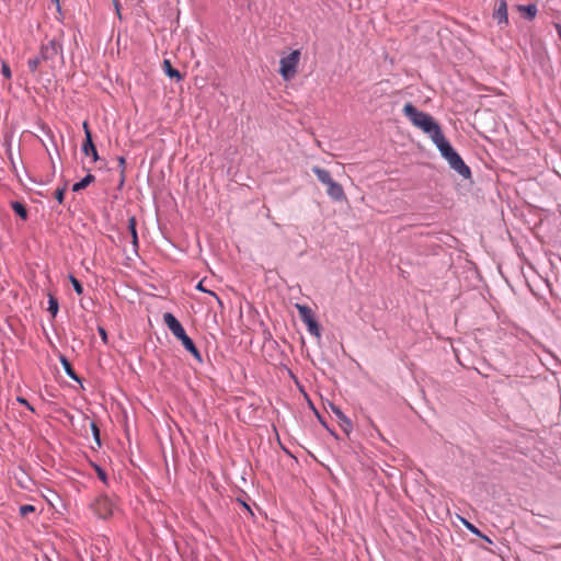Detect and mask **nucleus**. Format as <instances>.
<instances>
[{"label": "nucleus", "mask_w": 561, "mask_h": 561, "mask_svg": "<svg viewBox=\"0 0 561 561\" xmlns=\"http://www.w3.org/2000/svg\"><path fill=\"white\" fill-rule=\"evenodd\" d=\"M47 311L51 313L53 317H55L58 312V301L53 295H48V308Z\"/></svg>", "instance_id": "nucleus-17"}, {"label": "nucleus", "mask_w": 561, "mask_h": 561, "mask_svg": "<svg viewBox=\"0 0 561 561\" xmlns=\"http://www.w3.org/2000/svg\"><path fill=\"white\" fill-rule=\"evenodd\" d=\"M56 3H58L59 0H54Z\"/></svg>", "instance_id": "nucleus-35"}, {"label": "nucleus", "mask_w": 561, "mask_h": 561, "mask_svg": "<svg viewBox=\"0 0 561 561\" xmlns=\"http://www.w3.org/2000/svg\"><path fill=\"white\" fill-rule=\"evenodd\" d=\"M12 208L15 211V214L19 215L22 219H26L27 211H26V208H25V206L23 204H21L19 202H14L12 204Z\"/></svg>", "instance_id": "nucleus-18"}, {"label": "nucleus", "mask_w": 561, "mask_h": 561, "mask_svg": "<svg viewBox=\"0 0 561 561\" xmlns=\"http://www.w3.org/2000/svg\"><path fill=\"white\" fill-rule=\"evenodd\" d=\"M402 112L413 126L421 129L432 140L443 133L440 126L430 114L419 111L412 103H407Z\"/></svg>", "instance_id": "nucleus-1"}, {"label": "nucleus", "mask_w": 561, "mask_h": 561, "mask_svg": "<svg viewBox=\"0 0 561 561\" xmlns=\"http://www.w3.org/2000/svg\"><path fill=\"white\" fill-rule=\"evenodd\" d=\"M196 288H197L198 290H201V291H205V293H208L209 295L214 296V297L218 300V302H219V304H221L220 299L218 298V296H217L214 291H211V290H207V289L204 287V280H201V282L197 284Z\"/></svg>", "instance_id": "nucleus-23"}, {"label": "nucleus", "mask_w": 561, "mask_h": 561, "mask_svg": "<svg viewBox=\"0 0 561 561\" xmlns=\"http://www.w3.org/2000/svg\"><path fill=\"white\" fill-rule=\"evenodd\" d=\"M92 507L94 513L101 518H108L114 512V503L106 495L96 497Z\"/></svg>", "instance_id": "nucleus-8"}, {"label": "nucleus", "mask_w": 561, "mask_h": 561, "mask_svg": "<svg viewBox=\"0 0 561 561\" xmlns=\"http://www.w3.org/2000/svg\"><path fill=\"white\" fill-rule=\"evenodd\" d=\"M163 71L170 77L174 78L178 81L182 80V75L179 70L174 69L171 65V61L169 59H164L162 62Z\"/></svg>", "instance_id": "nucleus-14"}, {"label": "nucleus", "mask_w": 561, "mask_h": 561, "mask_svg": "<svg viewBox=\"0 0 561 561\" xmlns=\"http://www.w3.org/2000/svg\"><path fill=\"white\" fill-rule=\"evenodd\" d=\"M91 430H92L93 436H94L98 445H100L101 444V442H100V430H99L98 425L94 422H91Z\"/></svg>", "instance_id": "nucleus-24"}, {"label": "nucleus", "mask_w": 561, "mask_h": 561, "mask_svg": "<svg viewBox=\"0 0 561 561\" xmlns=\"http://www.w3.org/2000/svg\"><path fill=\"white\" fill-rule=\"evenodd\" d=\"M66 186L59 187L55 192V198L58 201L59 204H62L64 197H65Z\"/></svg>", "instance_id": "nucleus-22"}, {"label": "nucleus", "mask_w": 561, "mask_h": 561, "mask_svg": "<svg viewBox=\"0 0 561 561\" xmlns=\"http://www.w3.org/2000/svg\"><path fill=\"white\" fill-rule=\"evenodd\" d=\"M118 163H119L122 170H124L125 169V164H126L125 158L124 157H119L118 158Z\"/></svg>", "instance_id": "nucleus-30"}, {"label": "nucleus", "mask_w": 561, "mask_h": 561, "mask_svg": "<svg viewBox=\"0 0 561 561\" xmlns=\"http://www.w3.org/2000/svg\"><path fill=\"white\" fill-rule=\"evenodd\" d=\"M115 9H116L118 16L121 18L119 4L117 2H115Z\"/></svg>", "instance_id": "nucleus-32"}, {"label": "nucleus", "mask_w": 561, "mask_h": 561, "mask_svg": "<svg viewBox=\"0 0 561 561\" xmlns=\"http://www.w3.org/2000/svg\"><path fill=\"white\" fill-rule=\"evenodd\" d=\"M493 19L497 21L499 25L504 24L506 26L508 24L506 0H496L493 11Z\"/></svg>", "instance_id": "nucleus-10"}, {"label": "nucleus", "mask_w": 561, "mask_h": 561, "mask_svg": "<svg viewBox=\"0 0 561 561\" xmlns=\"http://www.w3.org/2000/svg\"><path fill=\"white\" fill-rule=\"evenodd\" d=\"M332 412L336 415L339 420V425L345 434H350L352 432L353 425L350 419L339 409L337 407H332Z\"/></svg>", "instance_id": "nucleus-11"}, {"label": "nucleus", "mask_w": 561, "mask_h": 561, "mask_svg": "<svg viewBox=\"0 0 561 561\" xmlns=\"http://www.w3.org/2000/svg\"><path fill=\"white\" fill-rule=\"evenodd\" d=\"M516 10L527 20L531 21L537 15L538 9L536 4L516 5Z\"/></svg>", "instance_id": "nucleus-12"}, {"label": "nucleus", "mask_w": 561, "mask_h": 561, "mask_svg": "<svg viewBox=\"0 0 561 561\" xmlns=\"http://www.w3.org/2000/svg\"><path fill=\"white\" fill-rule=\"evenodd\" d=\"M438 148L442 156L448 161L451 169H454L462 178L468 179L471 175L469 167L466 165L461 157L451 147L449 141L445 138L444 134H439L432 140Z\"/></svg>", "instance_id": "nucleus-2"}, {"label": "nucleus", "mask_w": 561, "mask_h": 561, "mask_svg": "<svg viewBox=\"0 0 561 561\" xmlns=\"http://www.w3.org/2000/svg\"><path fill=\"white\" fill-rule=\"evenodd\" d=\"M95 470H96L99 479L102 482L107 483V477H106L105 471L102 468L98 467V466L95 467Z\"/></svg>", "instance_id": "nucleus-25"}, {"label": "nucleus", "mask_w": 561, "mask_h": 561, "mask_svg": "<svg viewBox=\"0 0 561 561\" xmlns=\"http://www.w3.org/2000/svg\"><path fill=\"white\" fill-rule=\"evenodd\" d=\"M1 73L8 80H10L12 78L11 69L9 67V64L5 60H3L1 62Z\"/></svg>", "instance_id": "nucleus-19"}, {"label": "nucleus", "mask_w": 561, "mask_h": 561, "mask_svg": "<svg viewBox=\"0 0 561 561\" xmlns=\"http://www.w3.org/2000/svg\"><path fill=\"white\" fill-rule=\"evenodd\" d=\"M21 404H24L28 410H31L32 412H34V408L27 402V400H25L24 398L22 397H19L16 399Z\"/></svg>", "instance_id": "nucleus-26"}, {"label": "nucleus", "mask_w": 561, "mask_h": 561, "mask_svg": "<svg viewBox=\"0 0 561 561\" xmlns=\"http://www.w3.org/2000/svg\"><path fill=\"white\" fill-rule=\"evenodd\" d=\"M41 58L49 67H54L57 58L64 59L62 44L58 38H51L47 43H43L39 49Z\"/></svg>", "instance_id": "nucleus-6"}, {"label": "nucleus", "mask_w": 561, "mask_h": 561, "mask_svg": "<svg viewBox=\"0 0 561 561\" xmlns=\"http://www.w3.org/2000/svg\"><path fill=\"white\" fill-rule=\"evenodd\" d=\"M34 512H35V507L33 505H30V504L22 505L20 507V515L22 517H26L28 514L34 513Z\"/></svg>", "instance_id": "nucleus-21"}, {"label": "nucleus", "mask_w": 561, "mask_h": 561, "mask_svg": "<svg viewBox=\"0 0 561 561\" xmlns=\"http://www.w3.org/2000/svg\"><path fill=\"white\" fill-rule=\"evenodd\" d=\"M484 538H485V540H488V542H491V539H489V537H484Z\"/></svg>", "instance_id": "nucleus-34"}, {"label": "nucleus", "mask_w": 561, "mask_h": 561, "mask_svg": "<svg viewBox=\"0 0 561 561\" xmlns=\"http://www.w3.org/2000/svg\"><path fill=\"white\" fill-rule=\"evenodd\" d=\"M484 538H485V540H488V542H491V539H489V537H484Z\"/></svg>", "instance_id": "nucleus-33"}, {"label": "nucleus", "mask_w": 561, "mask_h": 561, "mask_svg": "<svg viewBox=\"0 0 561 561\" xmlns=\"http://www.w3.org/2000/svg\"><path fill=\"white\" fill-rule=\"evenodd\" d=\"M137 220L134 216L128 218V231L131 236V243L134 245V249L138 248V234H137Z\"/></svg>", "instance_id": "nucleus-13"}, {"label": "nucleus", "mask_w": 561, "mask_h": 561, "mask_svg": "<svg viewBox=\"0 0 561 561\" xmlns=\"http://www.w3.org/2000/svg\"><path fill=\"white\" fill-rule=\"evenodd\" d=\"M42 62H44V61L41 58V55H38V56H36L34 58H30L27 60V67H28L30 71L34 73L39 69Z\"/></svg>", "instance_id": "nucleus-16"}, {"label": "nucleus", "mask_w": 561, "mask_h": 561, "mask_svg": "<svg viewBox=\"0 0 561 561\" xmlns=\"http://www.w3.org/2000/svg\"><path fill=\"white\" fill-rule=\"evenodd\" d=\"M466 526H467V528H468L471 533H473V534H476V535H478V536H481V534H480L479 529H478L477 527H474L472 524H470V523H467V522H466Z\"/></svg>", "instance_id": "nucleus-27"}, {"label": "nucleus", "mask_w": 561, "mask_h": 561, "mask_svg": "<svg viewBox=\"0 0 561 561\" xmlns=\"http://www.w3.org/2000/svg\"><path fill=\"white\" fill-rule=\"evenodd\" d=\"M82 127L85 135V140L82 144V152L88 157H92V160L95 162L99 160V153L95 145L93 144L92 134L87 121L83 122Z\"/></svg>", "instance_id": "nucleus-9"}, {"label": "nucleus", "mask_w": 561, "mask_h": 561, "mask_svg": "<svg viewBox=\"0 0 561 561\" xmlns=\"http://www.w3.org/2000/svg\"><path fill=\"white\" fill-rule=\"evenodd\" d=\"M70 282L73 286V289L78 294V295H81L83 293V287L81 285V283L72 275H70Z\"/></svg>", "instance_id": "nucleus-20"}, {"label": "nucleus", "mask_w": 561, "mask_h": 561, "mask_svg": "<svg viewBox=\"0 0 561 561\" xmlns=\"http://www.w3.org/2000/svg\"><path fill=\"white\" fill-rule=\"evenodd\" d=\"M312 172L317 175L318 180L327 186V194L335 202H342L346 198L344 190L341 184L335 182L330 172L319 167H313Z\"/></svg>", "instance_id": "nucleus-4"}, {"label": "nucleus", "mask_w": 561, "mask_h": 561, "mask_svg": "<svg viewBox=\"0 0 561 561\" xmlns=\"http://www.w3.org/2000/svg\"><path fill=\"white\" fill-rule=\"evenodd\" d=\"M556 28H557L558 35H559V37H560V39H561V25H560V24H557V25H556Z\"/></svg>", "instance_id": "nucleus-31"}, {"label": "nucleus", "mask_w": 561, "mask_h": 561, "mask_svg": "<svg viewBox=\"0 0 561 561\" xmlns=\"http://www.w3.org/2000/svg\"><path fill=\"white\" fill-rule=\"evenodd\" d=\"M301 53L299 49H295L287 56H284L279 60V75L284 81L293 80L297 72L300 61Z\"/></svg>", "instance_id": "nucleus-5"}, {"label": "nucleus", "mask_w": 561, "mask_h": 561, "mask_svg": "<svg viewBox=\"0 0 561 561\" xmlns=\"http://www.w3.org/2000/svg\"><path fill=\"white\" fill-rule=\"evenodd\" d=\"M296 309L298 310L300 319L307 325L309 333L311 335L319 337L320 336V328H319V324L313 316L311 308L306 305L297 304Z\"/></svg>", "instance_id": "nucleus-7"}, {"label": "nucleus", "mask_w": 561, "mask_h": 561, "mask_svg": "<svg viewBox=\"0 0 561 561\" xmlns=\"http://www.w3.org/2000/svg\"><path fill=\"white\" fill-rule=\"evenodd\" d=\"M93 181H94V175L88 174L81 181H79V182L73 184L72 191L73 192H79V191L85 188Z\"/></svg>", "instance_id": "nucleus-15"}, {"label": "nucleus", "mask_w": 561, "mask_h": 561, "mask_svg": "<svg viewBox=\"0 0 561 561\" xmlns=\"http://www.w3.org/2000/svg\"><path fill=\"white\" fill-rule=\"evenodd\" d=\"M98 331H99V333H100V335H101V337H102L103 342H105V343H106V341H107V334H106L105 329H104V328H102V327H99Z\"/></svg>", "instance_id": "nucleus-28"}, {"label": "nucleus", "mask_w": 561, "mask_h": 561, "mask_svg": "<svg viewBox=\"0 0 561 561\" xmlns=\"http://www.w3.org/2000/svg\"><path fill=\"white\" fill-rule=\"evenodd\" d=\"M163 321L173 335L182 342L184 348L190 352L198 362H202V356L192 339L186 334L180 321L170 312L163 314Z\"/></svg>", "instance_id": "nucleus-3"}, {"label": "nucleus", "mask_w": 561, "mask_h": 561, "mask_svg": "<svg viewBox=\"0 0 561 561\" xmlns=\"http://www.w3.org/2000/svg\"><path fill=\"white\" fill-rule=\"evenodd\" d=\"M64 363H65V365H66L67 374H68L70 377L76 378V375H75L73 370L71 369L70 365H69L66 360H64Z\"/></svg>", "instance_id": "nucleus-29"}]
</instances>
